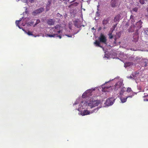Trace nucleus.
<instances>
[{"instance_id":"nucleus-1","label":"nucleus","mask_w":148,"mask_h":148,"mask_svg":"<svg viewBox=\"0 0 148 148\" xmlns=\"http://www.w3.org/2000/svg\"><path fill=\"white\" fill-rule=\"evenodd\" d=\"M101 101L99 100H95L90 98L87 101L86 105L89 107L90 108L98 106L101 103Z\"/></svg>"},{"instance_id":"nucleus-2","label":"nucleus","mask_w":148,"mask_h":148,"mask_svg":"<svg viewBox=\"0 0 148 148\" xmlns=\"http://www.w3.org/2000/svg\"><path fill=\"white\" fill-rule=\"evenodd\" d=\"M100 108L99 107H97V108L94 109L93 110L91 111L90 112L87 110H85L82 111H81L80 112V114L82 116H84L85 115L89 114L90 113H92L93 112H97L99 108Z\"/></svg>"},{"instance_id":"nucleus-3","label":"nucleus","mask_w":148,"mask_h":148,"mask_svg":"<svg viewBox=\"0 0 148 148\" xmlns=\"http://www.w3.org/2000/svg\"><path fill=\"white\" fill-rule=\"evenodd\" d=\"M94 90H95L94 89L93 90H92V89H89L86 90L82 94V97L83 98H85L87 97H88L92 95V91Z\"/></svg>"},{"instance_id":"nucleus-4","label":"nucleus","mask_w":148,"mask_h":148,"mask_svg":"<svg viewBox=\"0 0 148 148\" xmlns=\"http://www.w3.org/2000/svg\"><path fill=\"white\" fill-rule=\"evenodd\" d=\"M44 8H40L33 12H32V14L34 16H35L37 14H40L42 12L44 11Z\"/></svg>"},{"instance_id":"nucleus-5","label":"nucleus","mask_w":148,"mask_h":148,"mask_svg":"<svg viewBox=\"0 0 148 148\" xmlns=\"http://www.w3.org/2000/svg\"><path fill=\"white\" fill-rule=\"evenodd\" d=\"M114 100V97H110L106 100L105 104L108 106L112 105L113 103Z\"/></svg>"},{"instance_id":"nucleus-6","label":"nucleus","mask_w":148,"mask_h":148,"mask_svg":"<svg viewBox=\"0 0 148 148\" xmlns=\"http://www.w3.org/2000/svg\"><path fill=\"white\" fill-rule=\"evenodd\" d=\"M99 40L100 42L106 44H107L106 38L103 34H101L99 38Z\"/></svg>"},{"instance_id":"nucleus-7","label":"nucleus","mask_w":148,"mask_h":148,"mask_svg":"<svg viewBox=\"0 0 148 148\" xmlns=\"http://www.w3.org/2000/svg\"><path fill=\"white\" fill-rule=\"evenodd\" d=\"M122 85V83L120 82H118L114 85L113 87V89L114 91H116L119 90Z\"/></svg>"},{"instance_id":"nucleus-8","label":"nucleus","mask_w":148,"mask_h":148,"mask_svg":"<svg viewBox=\"0 0 148 148\" xmlns=\"http://www.w3.org/2000/svg\"><path fill=\"white\" fill-rule=\"evenodd\" d=\"M51 32H54V33H58V34L60 33L61 31L60 30V27L58 25H56L55 27L52 28L50 29Z\"/></svg>"},{"instance_id":"nucleus-9","label":"nucleus","mask_w":148,"mask_h":148,"mask_svg":"<svg viewBox=\"0 0 148 148\" xmlns=\"http://www.w3.org/2000/svg\"><path fill=\"white\" fill-rule=\"evenodd\" d=\"M142 22L141 20L137 22L135 25H134L135 27L136 28L137 30L140 29L142 27Z\"/></svg>"},{"instance_id":"nucleus-10","label":"nucleus","mask_w":148,"mask_h":148,"mask_svg":"<svg viewBox=\"0 0 148 148\" xmlns=\"http://www.w3.org/2000/svg\"><path fill=\"white\" fill-rule=\"evenodd\" d=\"M118 2V0H112L110 2L111 7L113 8L116 7L117 5Z\"/></svg>"},{"instance_id":"nucleus-11","label":"nucleus","mask_w":148,"mask_h":148,"mask_svg":"<svg viewBox=\"0 0 148 148\" xmlns=\"http://www.w3.org/2000/svg\"><path fill=\"white\" fill-rule=\"evenodd\" d=\"M55 22V20L54 19L49 18L47 21V23L49 25H54Z\"/></svg>"},{"instance_id":"nucleus-12","label":"nucleus","mask_w":148,"mask_h":148,"mask_svg":"<svg viewBox=\"0 0 148 148\" xmlns=\"http://www.w3.org/2000/svg\"><path fill=\"white\" fill-rule=\"evenodd\" d=\"M122 17L121 16V14H118L114 18V21L115 22H118L120 19H121Z\"/></svg>"},{"instance_id":"nucleus-13","label":"nucleus","mask_w":148,"mask_h":148,"mask_svg":"<svg viewBox=\"0 0 148 148\" xmlns=\"http://www.w3.org/2000/svg\"><path fill=\"white\" fill-rule=\"evenodd\" d=\"M134 96V94L130 96H127L126 98L123 97H120V99L121 101L123 103L125 102L126 101L127 99L128 98H132V97Z\"/></svg>"},{"instance_id":"nucleus-14","label":"nucleus","mask_w":148,"mask_h":148,"mask_svg":"<svg viewBox=\"0 0 148 148\" xmlns=\"http://www.w3.org/2000/svg\"><path fill=\"white\" fill-rule=\"evenodd\" d=\"M108 19H104L102 21V24L104 26V27H103V29H105L106 28V27L105 26L108 23Z\"/></svg>"},{"instance_id":"nucleus-15","label":"nucleus","mask_w":148,"mask_h":148,"mask_svg":"<svg viewBox=\"0 0 148 148\" xmlns=\"http://www.w3.org/2000/svg\"><path fill=\"white\" fill-rule=\"evenodd\" d=\"M51 1H48L46 5V11H48L49 10L50 7V6H51Z\"/></svg>"},{"instance_id":"nucleus-16","label":"nucleus","mask_w":148,"mask_h":148,"mask_svg":"<svg viewBox=\"0 0 148 148\" xmlns=\"http://www.w3.org/2000/svg\"><path fill=\"white\" fill-rule=\"evenodd\" d=\"M50 33L52 34H47V36L50 37H54L56 35H57V34L55 33H54V32H51L50 29L49 31Z\"/></svg>"},{"instance_id":"nucleus-17","label":"nucleus","mask_w":148,"mask_h":148,"mask_svg":"<svg viewBox=\"0 0 148 148\" xmlns=\"http://www.w3.org/2000/svg\"><path fill=\"white\" fill-rule=\"evenodd\" d=\"M135 27L134 25H131L128 29V32H133L134 30Z\"/></svg>"},{"instance_id":"nucleus-18","label":"nucleus","mask_w":148,"mask_h":148,"mask_svg":"<svg viewBox=\"0 0 148 148\" xmlns=\"http://www.w3.org/2000/svg\"><path fill=\"white\" fill-rule=\"evenodd\" d=\"M120 89L121 90L119 92V94L120 95H121L123 94V92L125 91L126 88L125 87H123L121 88Z\"/></svg>"},{"instance_id":"nucleus-19","label":"nucleus","mask_w":148,"mask_h":148,"mask_svg":"<svg viewBox=\"0 0 148 148\" xmlns=\"http://www.w3.org/2000/svg\"><path fill=\"white\" fill-rule=\"evenodd\" d=\"M148 63V60H145L144 61H143L142 62V66L144 67H145L147 66V64Z\"/></svg>"},{"instance_id":"nucleus-20","label":"nucleus","mask_w":148,"mask_h":148,"mask_svg":"<svg viewBox=\"0 0 148 148\" xmlns=\"http://www.w3.org/2000/svg\"><path fill=\"white\" fill-rule=\"evenodd\" d=\"M100 41H98L97 40H96L95 42H94V44L96 45V46L97 47H100L102 48V47L100 45Z\"/></svg>"},{"instance_id":"nucleus-21","label":"nucleus","mask_w":148,"mask_h":148,"mask_svg":"<svg viewBox=\"0 0 148 148\" xmlns=\"http://www.w3.org/2000/svg\"><path fill=\"white\" fill-rule=\"evenodd\" d=\"M133 64L132 62H127L125 64V67H126L128 66H129Z\"/></svg>"},{"instance_id":"nucleus-22","label":"nucleus","mask_w":148,"mask_h":148,"mask_svg":"<svg viewBox=\"0 0 148 148\" xmlns=\"http://www.w3.org/2000/svg\"><path fill=\"white\" fill-rule=\"evenodd\" d=\"M78 4V3L77 2H76L69 5V7H71L72 6H77Z\"/></svg>"},{"instance_id":"nucleus-23","label":"nucleus","mask_w":148,"mask_h":148,"mask_svg":"<svg viewBox=\"0 0 148 148\" xmlns=\"http://www.w3.org/2000/svg\"><path fill=\"white\" fill-rule=\"evenodd\" d=\"M22 18H21V19L18 21H16V24L17 26H18L19 28H20V26L19 25V22L21 21Z\"/></svg>"},{"instance_id":"nucleus-24","label":"nucleus","mask_w":148,"mask_h":148,"mask_svg":"<svg viewBox=\"0 0 148 148\" xmlns=\"http://www.w3.org/2000/svg\"><path fill=\"white\" fill-rule=\"evenodd\" d=\"M143 97L145 98L144 99V100L145 101H148V95H145Z\"/></svg>"},{"instance_id":"nucleus-25","label":"nucleus","mask_w":148,"mask_h":148,"mask_svg":"<svg viewBox=\"0 0 148 148\" xmlns=\"http://www.w3.org/2000/svg\"><path fill=\"white\" fill-rule=\"evenodd\" d=\"M74 25L75 26L78 27V21H74Z\"/></svg>"},{"instance_id":"nucleus-26","label":"nucleus","mask_w":148,"mask_h":148,"mask_svg":"<svg viewBox=\"0 0 148 148\" xmlns=\"http://www.w3.org/2000/svg\"><path fill=\"white\" fill-rule=\"evenodd\" d=\"M139 1L142 5L144 4L145 3L144 0H139Z\"/></svg>"},{"instance_id":"nucleus-27","label":"nucleus","mask_w":148,"mask_h":148,"mask_svg":"<svg viewBox=\"0 0 148 148\" xmlns=\"http://www.w3.org/2000/svg\"><path fill=\"white\" fill-rule=\"evenodd\" d=\"M132 91L131 88H130L128 87L127 89V92H130Z\"/></svg>"},{"instance_id":"nucleus-28","label":"nucleus","mask_w":148,"mask_h":148,"mask_svg":"<svg viewBox=\"0 0 148 148\" xmlns=\"http://www.w3.org/2000/svg\"><path fill=\"white\" fill-rule=\"evenodd\" d=\"M108 35H109V38L110 39H112L113 38V36L112 35V33H109V34H108Z\"/></svg>"},{"instance_id":"nucleus-29","label":"nucleus","mask_w":148,"mask_h":148,"mask_svg":"<svg viewBox=\"0 0 148 148\" xmlns=\"http://www.w3.org/2000/svg\"><path fill=\"white\" fill-rule=\"evenodd\" d=\"M26 23L27 24V25H29V26H31L33 24V22H28V23Z\"/></svg>"},{"instance_id":"nucleus-30","label":"nucleus","mask_w":148,"mask_h":148,"mask_svg":"<svg viewBox=\"0 0 148 148\" xmlns=\"http://www.w3.org/2000/svg\"><path fill=\"white\" fill-rule=\"evenodd\" d=\"M138 8H133V11L135 12H137L138 10Z\"/></svg>"},{"instance_id":"nucleus-31","label":"nucleus","mask_w":148,"mask_h":148,"mask_svg":"<svg viewBox=\"0 0 148 148\" xmlns=\"http://www.w3.org/2000/svg\"><path fill=\"white\" fill-rule=\"evenodd\" d=\"M27 34L29 35H33V34H32V32H30V31H28L27 32Z\"/></svg>"},{"instance_id":"nucleus-32","label":"nucleus","mask_w":148,"mask_h":148,"mask_svg":"<svg viewBox=\"0 0 148 148\" xmlns=\"http://www.w3.org/2000/svg\"><path fill=\"white\" fill-rule=\"evenodd\" d=\"M40 20L39 19L37 20L36 23H35V25H36L37 24H38V23H40Z\"/></svg>"},{"instance_id":"nucleus-33","label":"nucleus","mask_w":148,"mask_h":148,"mask_svg":"<svg viewBox=\"0 0 148 148\" xmlns=\"http://www.w3.org/2000/svg\"><path fill=\"white\" fill-rule=\"evenodd\" d=\"M66 35L67 36V37H72V35H67V34H66Z\"/></svg>"},{"instance_id":"nucleus-34","label":"nucleus","mask_w":148,"mask_h":148,"mask_svg":"<svg viewBox=\"0 0 148 148\" xmlns=\"http://www.w3.org/2000/svg\"><path fill=\"white\" fill-rule=\"evenodd\" d=\"M56 36L58 37L60 39L61 38H62V36L60 35H58V34L57 35H56Z\"/></svg>"},{"instance_id":"nucleus-35","label":"nucleus","mask_w":148,"mask_h":148,"mask_svg":"<svg viewBox=\"0 0 148 148\" xmlns=\"http://www.w3.org/2000/svg\"><path fill=\"white\" fill-rule=\"evenodd\" d=\"M111 86H110L109 87V86H108V87H105V88H106V89H108V88H109Z\"/></svg>"},{"instance_id":"nucleus-36","label":"nucleus","mask_w":148,"mask_h":148,"mask_svg":"<svg viewBox=\"0 0 148 148\" xmlns=\"http://www.w3.org/2000/svg\"><path fill=\"white\" fill-rule=\"evenodd\" d=\"M116 38H115V40H114V43L115 44H116Z\"/></svg>"},{"instance_id":"nucleus-37","label":"nucleus","mask_w":148,"mask_h":148,"mask_svg":"<svg viewBox=\"0 0 148 148\" xmlns=\"http://www.w3.org/2000/svg\"><path fill=\"white\" fill-rule=\"evenodd\" d=\"M63 1H67V2H68L69 1V0H63Z\"/></svg>"},{"instance_id":"nucleus-38","label":"nucleus","mask_w":148,"mask_h":148,"mask_svg":"<svg viewBox=\"0 0 148 148\" xmlns=\"http://www.w3.org/2000/svg\"><path fill=\"white\" fill-rule=\"evenodd\" d=\"M146 10H147V11L148 12V7L147 8Z\"/></svg>"},{"instance_id":"nucleus-39","label":"nucleus","mask_w":148,"mask_h":148,"mask_svg":"<svg viewBox=\"0 0 148 148\" xmlns=\"http://www.w3.org/2000/svg\"><path fill=\"white\" fill-rule=\"evenodd\" d=\"M22 25L23 26H25V25L24 24H22Z\"/></svg>"},{"instance_id":"nucleus-40","label":"nucleus","mask_w":148,"mask_h":148,"mask_svg":"<svg viewBox=\"0 0 148 148\" xmlns=\"http://www.w3.org/2000/svg\"><path fill=\"white\" fill-rule=\"evenodd\" d=\"M133 16L132 15H131L130 16V18H131Z\"/></svg>"},{"instance_id":"nucleus-41","label":"nucleus","mask_w":148,"mask_h":148,"mask_svg":"<svg viewBox=\"0 0 148 148\" xmlns=\"http://www.w3.org/2000/svg\"><path fill=\"white\" fill-rule=\"evenodd\" d=\"M74 1H72L71 2V3H72V2H74Z\"/></svg>"},{"instance_id":"nucleus-42","label":"nucleus","mask_w":148,"mask_h":148,"mask_svg":"<svg viewBox=\"0 0 148 148\" xmlns=\"http://www.w3.org/2000/svg\"><path fill=\"white\" fill-rule=\"evenodd\" d=\"M92 29H94V27H93L92 28Z\"/></svg>"},{"instance_id":"nucleus-43","label":"nucleus","mask_w":148,"mask_h":148,"mask_svg":"<svg viewBox=\"0 0 148 148\" xmlns=\"http://www.w3.org/2000/svg\"><path fill=\"white\" fill-rule=\"evenodd\" d=\"M147 0H144V1H147Z\"/></svg>"},{"instance_id":"nucleus-44","label":"nucleus","mask_w":148,"mask_h":148,"mask_svg":"<svg viewBox=\"0 0 148 148\" xmlns=\"http://www.w3.org/2000/svg\"><path fill=\"white\" fill-rule=\"evenodd\" d=\"M108 83V82H106L105 83Z\"/></svg>"}]
</instances>
